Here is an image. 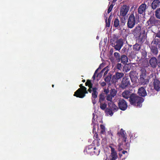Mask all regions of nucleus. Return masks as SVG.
Listing matches in <instances>:
<instances>
[{
  "instance_id": "nucleus-26",
  "label": "nucleus",
  "mask_w": 160,
  "mask_h": 160,
  "mask_svg": "<svg viewBox=\"0 0 160 160\" xmlns=\"http://www.w3.org/2000/svg\"><path fill=\"white\" fill-rule=\"evenodd\" d=\"M99 103L106 102L105 96L103 93H101L99 96Z\"/></svg>"
},
{
  "instance_id": "nucleus-56",
  "label": "nucleus",
  "mask_w": 160,
  "mask_h": 160,
  "mask_svg": "<svg viewBox=\"0 0 160 160\" xmlns=\"http://www.w3.org/2000/svg\"><path fill=\"white\" fill-rule=\"evenodd\" d=\"M99 69H101V68H100V66L95 71L94 74H96L98 72V70Z\"/></svg>"
},
{
  "instance_id": "nucleus-23",
  "label": "nucleus",
  "mask_w": 160,
  "mask_h": 160,
  "mask_svg": "<svg viewBox=\"0 0 160 160\" xmlns=\"http://www.w3.org/2000/svg\"><path fill=\"white\" fill-rule=\"evenodd\" d=\"M141 27L138 26L134 29L133 32L134 34L140 35L141 34Z\"/></svg>"
},
{
  "instance_id": "nucleus-21",
  "label": "nucleus",
  "mask_w": 160,
  "mask_h": 160,
  "mask_svg": "<svg viewBox=\"0 0 160 160\" xmlns=\"http://www.w3.org/2000/svg\"><path fill=\"white\" fill-rule=\"evenodd\" d=\"M160 5V2H158L157 1L154 0L151 4V6L152 9L155 10L159 7Z\"/></svg>"
},
{
  "instance_id": "nucleus-37",
  "label": "nucleus",
  "mask_w": 160,
  "mask_h": 160,
  "mask_svg": "<svg viewBox=\"0 0 160 160\" xmlns=\"http://www.w3.org/2000/svg\"><path fill=\"white\" fill-rule=\"evenodd\" d=\"M155 16L158 19H160V8L155 11Z\"/></svg>"
},
{
  "instance_id": "nucleus-46",
  "label": "nucleus",
  "mask_w": 160,
  "mask_h": 160,
  "mask_svg": "<svg viewBox=\"0 0 160 160\" xmlns=\"http://www.w3.org/2000/svg\"><path fill=\"white\" fill-rule=\"evenodd\" d=\"M95 133L93 136V138L95 139V140H98V134L96 132H95Z\"/></svg>"
},
{
  "instance_id": "nucleus-41",
  "label": "nucleus",
  "mask_w": 160,
  "mask_h": 160,
  "mask_svg": "<svg viewBox=\"0 0 160 160\" xmlns=\"http://www.w3.org/2000/svg\"><path fill=\"white\" fill-rule=\"evenodd\" d=\"M142 57L143 58H146L147 55V53L146 51L143 50L141 52Z\"/></svg>"
},
{
  "instance_id": "nucleus-48",
  "label": "nucleus",
  "mask_w": 160,
  "mask_h": 160,
  "mask_svg": "<svg viewBox=\"0 0 160 160\" xmlns=\"http://www.w3.org/2000/svg\"><path fill=\"white\" fill-rule=\"evenodd\" d=\"M104 71H105L104 69H103L101 71V72L100 73H98V74L97 77H98L99 76H100L101 77L102 76V75Z\"/></svg>"
},
{
  "instance_id": "nucleus-63",
  "label": "nucleus",
  "mask_w": 160,
  "mask_h": 160,
  "mask_svg": "<svg viewBox=\"0 0 160 160\" xmlns=\"http://www.w3.org/2000/svg\"><path fill=\"white\" fill-rule=\"evenodd\" d=\"M158 61H160V54L159 55V56H158Z\"/></svg>"
},
{
  "instance_id": "nucleus-42",
  "label": "nucleus",
  "mask_w": 160,
  "mask_h": 160,
  "mask_svg": "<svg viewBox=\"0 0 160 160\" xmlns=\"http://www.w3.org/2000/svg\"><path fill=\"white\" fill-rule=\"evenodd\" d=\"M113 4V3L111 4L109 6V7L108 8V12H107L108 13H109L111 11L112 9V8L113 7V6H114V5Z\"/></svg>"
},
{
  "instance_id": "nucleus-12",
  "label": "nucleus",
  "mask_w": 160,
  "mask_h": 160,
  "mask_svg": "<svg viewBox=\"0 0 160 160\" xmlns=\"http://www.w3.org/2000/svg\"><path fill=\"white\" fill-rule=\"evenodd\" d=\"M95 149L96 148L95 147H87L84 150V152L85 153L90 154H92L93 152L95 154L98 155L99 154V153H98L95 151H93V150H95Z\"/></svg>"
},
{
  "instance_id": "nucleus-50",
  "label": "nucleus",
  "mask_w": 160,
  "mask_h": 160,
  "mask_svg": "<svg viewBox=\"0 0 160 160\" xmlns=\"http://www.w3.org/2000/svg\"><path fill=\"white\" fill-rule=\"evenodd\" d=\"M96 98H92V101L93 104L94 105L96 103Z\"/></svg>"
},
{
  "instance_id": "nucleus-9",
  "label": "nucleus",
  "mask_w": 160,
  "mask_h": 160,
  "mask_svg": "<svg viewBox=\"0 0 160 160\" xmlns=\"http://www.w3.org/2000/svg\"><path fill=\"white\" fill-rule=\"evenodd\" d=\"M83 90L81 91L78 93L76 95H73L74 96L80 98H84L85 96V94L88 93V92L87 90V88L86 87H83Z\"/></svg>"
},
{
  "instance_id": "nucleus-2",
  "label": "nucleus",
  "mask_w": 160,
  "mask_h": 160,
  "mask_svg": "<svg viewBox=\"0 0 160 160\" xmlns=\"http://www.w3.org/2000/svg\"><path fill=\"white\" fill-rule=\"evenodd\" d=\"M136 23L135 18L133 14L129 16L128 20L127 26L128 28H132L135 26Z\"/></svg>"
},
{
  "instance_id": "nucleus-64",
  "label": "nucleus",
  "mask_w": 160,
  "mask_h": 160,
  "mask_svg": "<svg viewBox=\"0 0 160 160\" xmlns=\"http://www.w3.org/2000/svg\"><path fill=\"white\" fill-rule=\"evenodd\" d=\"M117 0H113L112 1V3H115V2H116L117 1Z\"/></svg>"
},
{
  "instance_id": "nucleus-1",
  "label": "nucleus",
  "mask_w": 160,
  "mask_h": 160,
  "mask_svg": "<svg viewBox=\"0 0 160 160\" xmlns=\"http://www.w3.org/2000/svg\"><path fill=\"white\" fill-rule=\"evenodd\" d=\"M144 99L139 97L136 94L132 93L131 94L129 99V102L131 105L141 107L142 106V103L143 102Z\"/></svg>"
},
{
  "instance_id": "nucleus-35",
  "label": "nucleus",
  "mask_w": 160,
  "mask_h": 160,
  "mask_svg": "<svg viewBox=\"0 0 160 160\" xmlns=\"http://www.w3.org/2000/svg\"><path fill=\"white\" fill-rule=\"evenodd\" d=\"M105 112L107 113V114L110 115V116H112L113 113V111L109 108H107Z\"/></svg>"
},
{
  "instance_id": "nucleus-45",
  "label": "nucleus",
  "mask_w": 160,
  "mask_h": 160,
  "mask_svg": "<svg viewBox=\"0 0 160 160\" xmlns=\"http://www.w3.org/2000/svg\"><path fill=\"white\" fill-rule=\"evenodd\" d=\"M117 68L120 70H121L122 69V65L121 63H118L116 65Z\"/></svg>"
},
{
  "instance_id": "nucleus-57",
  "label": "nucleus",
  "mask_w": 160,
  "mask_h": 160,
  "mask_svg": "<svg viewBox=\"0 0 160 160\" xmlns=\"http://www.w3.org/2000/svg\"><path fill=\"white\" fill-rule=\"evenodd\" d=\"M92 88H89L88 89V91L90 92V93H91L92 92V90L91 89V88H92Z\"/></svg>"
},
{
  "instance_id": "nucleus-8",
  "label": "nucleus",
  "mask_w": 160,
  "mask_h": 160,
  "mask_svg": "<svg viewBox=\"0 0 160 160\" xmlns=\"http://www.w3.org/2000/svg\"><path fill=\"white\" fill-rule=\"evenodd\" d=\"M152 84L154 90L158 92L160 91V81L158 79H154Z\"/></svg>"
},
{
  "instance_id": "nucleus-33",
  "label": "nucleus",
  "mask_w": 160,
  "mask_h": 160,
  "mask_svg": "<svg viewBox=\"0 0 160 160\" xmlns=\"http://www.w3.org/2000/svg\"><path fill=\"white\" fill-rule=\"evenodd\" d=\"M100 107L101 109L102 110H104L107 107V104L106 102L100 103Z\"/></svg>"
},
{
  "instance_id": "nucleus-32",
  "label": "nucleus",
  "mask_w": 160,
  "mask_h": 160,
  "mask_svg": "<svg viewBox=\"0 0 160 160\" xmlns=\"http://www.w3.org/2000/svg\"><path fill=\"white\" fill-rule=\"evenodd\" d=\"M79 87L80 88H78L75 92H74V95H76L79 92L82 91V90H83V87H85V86H82V84H80L79 85Z\"/></svg>"
},
{
  "instance_id": "nucleus-17",
  "label": "nucleus",
  "mask_w": 160,
  "mask_h": 160,
  "mask_svg": "<svg viewBox=\"0 0 160 160\" xmlns=\"http://www.w3.org/2000/svg\"><path fill=\"white\" fill-rule=\"evenodd\" d=\"M138 93L139 96L144 97L147 95L146 91L143 87H141L138 89Z\"/></svg>"
},
{
  "instance_id": "nucleus-16",
  "label": "nucleus",
  "mask_w": 160,
  "mask_h": 160,
  "mask_svg": "<svg viewBox=\"0 0 160 160\" xmlns=\"http://www.w3.org/2000/svg\"><path fill=\"white\" fill-rule=\"evenodd\" d=\"M151 45L156 46L159 48L160 47V38L155 37L152 41Z\"/></svg>"
},
{
  "instance_id": "nucleus-18",
  "label": "nucleus",
  "mask_w": 160,
  "mask_h": 160,
  "mask_svg": "<svg viewBox=\"0 0 160 160\" xmlns=\"http://www.w3.org/2000/svg\"><path fill=\"white\" fill-rule=\"evenodd\" d=\"M108 108L111 110L113 111V112L117 111L119 109L118 107L113 102L108 103Z\"/></svg>"
},
{
  "instance_id": "nucleus-29",
  "label": "nucleus",
  "mask_w": 160,
  "mask_h": 160,
  "mask_svg": "<svg viewBox=\"0 0 160 160\" xmlns=\"http://www.w3.org/2000/svg\"><path fill=\"white\" fill-rule=\"evenodd\" d=\"M113 22H113H112V24H113V27L117 28L119 25V21L118 18H115Z\"/></svg>"
},
{
  "instance_id": "nucleus-6",
  "label": "nucleus",
  "mask_w": 160,
  "mask_h": 160,
  "mask_svg": "<svg viewBox=\"0 0 160 160\" xmlns=\"http://www.w3.org/2000/svg\"><path fill=\"white\" fill-rule=\"evenodd\" d=\"M159 21L156 19L154 16H152L147 21V23L148 24V26L151 27L158 24Z\"/></svg>"
},
{
  "instance_id": "nucleus-59",
  "label": "nucleus",
  "mask_w": 160,
  "mask_h": 160,
  "mask_svg": "<svg viewBox=\"0 0 160 160\" xmlns=\"http://www.w3.org/2000/svg\"><path fill=\"white\" fill-rule=\"evenodd\" d=\"M95 77H96V74H94V75H93L92 77V78L93 79V80H94L95 79Z\"/></svg>"
},
{
  "instance_id": "nucleus-39",
  "label": "nucleus",
  "mask_w": 160,
  "mask_h": 160,
  "mask_svg": "<svg viewBox=\"0 0 160 160\" xmlns=\"http://www.w3.org/2000/svg\"><path fill=\"white\" fill-rule=\"evenodd\" d=\"M111 77L112 75L111 74L107 76L104 78L105 81L107 82H109L111 78Z\"/></svg>"
},
{
  "instance_id": "nucleus-40",
  "label": "nucleus",
  "mask_w": 160,
  "mask_h": 160,
  "mask_svg": "<svg viewBox=\"0 0 160 160\" xmlns=\"http://www.w3.org/2000/svg\"><path fill=\"white\" fill-rule=\"evenodd\" d=\"M113 97H112L109 94H108L106 96V99L108 101L111 102H112V98Z\"/></svg>"
},
{
  "instance_id": "nucleus-51",
  "label": "nucleus",
  "mask_w": 160,
  "mask_h": 160,
  "mask_svg": "<svg viewBox=\"0 0 160 160\" xmlns=\"http://www.w3.org/2000/svg\"><path fill=\"white\" fill-rule=\"evenodd\" d=\"M106 85V83L104 82H101L100 83V85L102 87H104V86Z\"/></svg>"
},
{
  "instance_id": "nucleus-5",
  "label": "nucleus",
  "mask_w": 160,
  "mask_h": 160,
  "mask_svg": "<svg viewBox=\"0 0 160 160\" xmlns=\"http://www.w3.org/2000/svg\"><path fill=\"white\" fill-rule=\"evenodd\" d=\"M129 9V7L126 5H123L121 8L120 15L123 17H125Z\"/></svg>"
},
{
  "instance_id": "nucleus-31",
  "label": "nucleus",
  "mask_w": 160,
  "mask_h": 160,
  "mask_svg": "<svg viewBox=\"0 0 160 160\" xmlns=\"http://www.w3.org/2000/svg\"><path fill=\"white\" fill-rule=\"evenodd\" d=\"M117 93V91L115 89H111L110 91V95L112 96V97H114L116 95Z\"/></svg>"
},
{
  "instance_id": "nucleus-52",
  "label": "nucleus",
  "mask_w": 160,
  "mask_h": 160,
  "mask_svg": "<svg viewBox=\"0 0 160 160\" xmlns=\"http://www.w3.org/2000/svg\"><path fill=\"white\" fill-rule=\"evenodd\" d=\"M95 126H96V125L95 124L93 125L92 132L93 133L94 132H96L95 131V130H96Z\"/></svg>"
},
{
  "instance_id": "nucleus-22",
  "label": "nucleus",
  "mask_w": 160,
  "mask_h": 160,
  "mask_svg": "<svg viewBox=\"0 0 160 160\" xmlns=\"http://www.w3.org/2000/svg\"><path fill=\"white\" fill-rule=\"evenodd\" d=\"M143 75H141L140 78L138 79L139 83L141 84H146L148 82V79H145Z\"/></svg>"
},
{
  "instance_id": "nucleus-34",
  "label": "nucleus",
  "mask_w": 160,
  "mask_h": 160,
  "mask_svg": "<svg viewBox=\"0 0 160 160\" xmlns=\"http://www.w3.org/2000/svg\"><path fill=\"white\" fill-rule=\"evenodd\" d=\"M100 127L101 129L100 133L103 134H105L106 131L105 126L101 124Z\"/></svg>"
},
{
  "instance_id": "nucleus-3",
  "label": "nucleus",
  "mask_w": 160,
  "mask_h": 160,
  "mask_svg": "<svg viewBox=\"0 0 160 160\" xmlns=\"http://www.w3.org/2000/svg\"><path fill=\"white\" fill-rule=\"evenodd\" d=\"M130 79L129 78L125 77L122 78L120 87L122 89L128 88L130 85Z\"/></svg>"
},
{
  "instance_id": "nucleus-14",
  "label": "nucleus",
  "mask_w": 160,
  "mask_h": 160,
  "mask_svg": "<svg viewBox=\"0 0 160 160\" xmlns=\"http://www.w3.org/2000/svg\"><path fill=\"white\" fill-rule=\"evenodd\" d=\"M118 134L122 138V140L123 141L126 142L127 140V135L126 133L124 130L123 129L121 128L120 129V131L118 132Z\"/></svg>"
},
{
  "instance_id": "nucleus-36",
  "label": "nucleus",
  "mask_w": 160,
  "mask_h": 160,
  "mask_svg": "<svg viewBox=\"0 0 160 160\" xmlns=\"http://www.w3.org/2000/svg\"><path fill=\"white\" fill-rule=\"evenodd\" d=\"M114 55L115 58L118 61V62H120V54L117 52H115L114 53Z\"/></svg>"
},
{
  "instance_id": "nucleus-61",
  "label": "nucleus",
  "mask_w": 160,
  "mask_h": 160,
  "mask_svg": "<svg viewBox=\"0 0 160 160\" xmlns=\"http://www.w3.org/2000/svg\"><path fill=\"white\" fill-rule=\"evenodd\" d=\"M108 72V71H105V72H104V76H105L107 74Z\"/></svg>"
},
{
  "instance_id": "nucleus-24",
  "label": "nucleus",
  "mask_w": 160,
  "mask_h": 160,
  "mask_svg": "<svg viewBox=\"0 0 160 160\" xmlns=\"http://www.w3.org/2000/svg\"><path fill=\"white\" fill-rule=\"evenodd\" d=\"M121 61V62L123 64H126L128 62V58L127 56L125 55H123L121 56L120 58V61Z\"/></svg>"
},
{
  "instance_id": "nucleus-47",
  "label": "nucleus",
  "mask_w": 160,
  "mask_h": 160,
  "mask_svg": "<svg viewBox=\"0 0 160 160\" xmlns=\"http://www.w3.org/2000/svg\"><path fill=\"white\" fill-rule=\"evenodd\" d=\"M105 22H106V26L107 27H109L110 26V22H108H108L107 19H106V20H105Z\"/></svg>"
},
{
  "instance_id": "nucleus-55",
  "label": "nucleus",
  "mask_w": 160,
  "mask_h": 160,
  "mask_svg": "<svg viewBox=\"0 0 160 160\" xmlns=\"http://www.w3.org/2000/svg\"><path fill=\"white\" fill-rule=\"evenodd\" d=\"M156 36L158 37V38H160V32L158 33L156 35Z\"/></svg>"
},
{
  "instance_id": "nucleus-25",
  "label": "nucleus",
  "mask_w": 160,
  "mask_h": 160,
  "mask_svg": "<svg viewBox=\"0 0 160 160\" xmlns=\"http://www.w3.org/2000/svg\"><path fill=\"white\" fill-rule=\"evenodd\" d=\"M130 91L129 90H125L122 93V97L126 98L128 99L130 98L131 94Z\"/></svg>"
},
{
  "instance_id": "nucleus-27",
  "label": "nucleus",
  "mask_w": 160,
  "mask_h": 160,
  "mask_svg": "<svg viewBox=\"0 0 160 160\" xmlns=\"http://www.w3.org/2000/svg\"><path fill=\"white\" fill-rule=\"evenodd\" d=\"M141 48V45L136 43L135 44L133 45V49L135 51H138L140 50Z\"/></svg>"
},
{
  "instance_id": "nucleus-10",
  "label": "nucleus",
  "mask_w": 160,
  "mask_h": 160,
  "mask_svg": "<svg viewBox=\"0 0 160 160\" xmlns=\"http://www.w3.org/2000/svg\"><path fill=\"white\" fill-rule=\"evenodd\" d=\"M149 63L151 67L153 68H156L158 65V61L154 57L151 58L149 60Z\"/></svg>"
},
{
  "instance_id": "nucleus-60",
  "label": "nucleus",
  "mask_w": 160,
  "mask_h": 160,
  "mask_svg": "<svg viewBox=\"0 0 160 160\" xmlns=\"http://www.w3.org/2000/svg\"><path fill=\"white\" fill-rule=\"evenodd\" d=\"M157 65L159 68H160V61H158Z\"/></svg>"
},
{
  "instance_id": "nucleus-19",
  "label": "nucleus",
  "mask_w": 160,
  "mask_h": 160,
  "mask_svg": "<svg viewBox=\"0 0 160 160\" xmlns=\"http://www.w3.org/2000/svg\"><path fill=\"white\" fill-rule=\"evenodd\" d=\"M158 47L154 46H152L150 47L152 53L155 56H157L158 53Z\"/></svg>"
},
{
  "instance_id": "nucleus-62",
  "label": "nucleus",
  "mask_w": 160,
  "mask_h": 160,
  "mask_svg": "<svg viewBox=\"0 0 160 160\" xmlns=\"http://www.w3.org/2000/svg\"><path fill=\"white\" fill-rule=\"evenodd\" d=\"M122 152V154H125L126 153H127V151H123Z\"/></svg>"
},
{
  "instance_id": "nucleus-49",
  "label": "nucleus",
  "mask_w": 160,
  "mask_h": 160,
  "mask_svg": "<svg viewBox=\"0 0 160 160\" xmlns=\"http://www.w3.org/2000/svg\"><path fill=\"white\" fill-rule=\"evenodd\" d=\"M94 143H96V146H99L100 145V142L98 140H95L94 141Z\"/></svg>"
},
{
  "instance_id": "nucleus-28",
  "label": "nucleus",
  "mask_w": 160,
  "mask_h": 160,
  "mask_svg": "<svg viewBox=\"0 0 160 160\" xmlns=\"http://www.w3.org/2000/svg\"><path fill=\"white\" fill-rule=\"evenodd\" d=\"M97 88L96 87L92 88V97L93 98H97L98 92L97 91Z\"/></svg>"
},
{
  "instance_id": "nucleus-15",
  "label": "nucleus",
  "mask_w": 160,
  "mask_h": 160,
  "mask_svg": "<svg viewBox=\"0 0 160 160\" xmlns=\"http://www.w3.org/2000/svg\"><path fill=\"white\" fill-rule=\"evenodd\" d=\"M147 5L145 3L141 4L138 8V12L140 14H142L144 12L146 9Z\"/></svg>"
},
{
  "instance_id": "nucleus-44",
  "label": "nucleus",
  "mask_w": 160,
  "mask_h": 160,
  "mask_svg": "<svg viewBox=\"0 0 160 160\" xmlns=\"http://www.w3.org/2000/svg\"><path fill=\"white\" fill-rule=\"evenodd\" d=\"M87 82L89 85V87L90 88H92L93 84L92 83L91 81L89 79L87 80Z\"/></svg>"
},
{
  "instance_id": "nucleus-53",
  "label": "nucleus",
  "mask_w": 160,
  "mask_h": 160,
  "mask_svg": "<svg viewBox=\"0 0 160 160\" xmlns=\"http://www.w3.org/2000/svg\"><path fill=\"white\" fill-rule=\"evenodd\" d=\"M104 92L107 94L109 92V90L108 89H105L104 90Z\"/></svg>"
},
{
  "instance_id": "nucleus-7",
  "label": "nucleus",
  "mask_w": 160,
  "mask_h": 160,
  "mask_svg": "<svg viewBox=\"0 0 160 160\" xmlns=\"http://www.w3.org/2000/svg\"><path fill=\"white\" fill-rule=\"evenodd\" d=\"M123 40L122 39H119L117 40L116 42L112 46L115 49L117 50H119L123 45Z\"/></svg>"
},
{
  "instance_id": "nucleus-54",
  "label": "nucleus",
  "mask_w": 160,
  "mask_h": 160,
  "mask_svg": "<svg viewBox=\"0 0 160 160\" xmlns=\"http://www.w3.org/2000/svg\"><path fill=\"white\" fill-rule=\"evenodd\" d=\"M112 18V16L111 15H110L108 18V21L109 22H111V21Z\"/></svg>"
},
{
  "instance_id": "nucleus-4",
  "label": "nucleus",
  "mask_w": 160,
  "mask_h": 160,
  "mask_svg": "<svg viewBox=\"0 0 160 160\" xmlns=\"http://www.w3.org/2000/svg\"><path fill=\"white\" fill-rule=\"evenodd\" d=\"M119 109L122 111H125L127 108L128 103L123 98H120L118 102Z\"/></svg>"
},
{
  "instance_id": "nucleus-11",
  "label": "nucleus",
  "mask_w": 160,
  "mask_h": 160,
  "mask_svg": "<svg viewBox=\"0 0 160 160\" xmlns=\"http://www.w3.org/2000/svg\"><path fill=\"white\" fill-rule=\"evenodd\" d=\"M124 75V73L122 72H117L113 76L112 80L114 82H116L117 80L123 77Z\"/></svg>"
},
{
  "instance_id": "nucleus-20",
  "label": "nucleus",
  "mask_w": 160,
  "mask_h": 160,
  "mask_svg": "<svg viewBox=\"0 0 160 160\" xmlns=\"http://www.w3.org/2000/svg\"><path fill=\"white\" fill-rule=\"evenodd\" d=\"M109 147L111 149V154L112 155V159H116L118 157L116 152L114 148L111 146H110Z\"/></svg>"
},
{
  "instance_id": "nucleus-58",
  "label": "nucleus",
  "mask_w": 160,
  "mask_h": 160,
  "mask_svg": "<svg viewBox=\"0 0 160 160\" xmlns=\"http://www.w3.org/2000/svg\"><path fill=\"white\" fill-rule=\"evenodd\" d=\"M113 52V49H111L110 50V52L111 54H112Z\"/></svg>"
},
{
  "instance_id": "nucleus-43",
  "label": "nucleus",
  "mask_w": 160,
  "mask_h": 160,
  "mask_svg": "<svg viewBox=\"0 0 160 160\" xmlns=\"http://www.w3.org/2000/svg\"><path fill=\"white\" fill-rule=\"evenodd\" d=\"M138 42V43L140 44L141 46V45L143 43V42L142 41V39L141 38H139L137 41Z\"/></svg>"
},
{
  "instance_id": "nucleus-38",
  "label": "nucleus",
  "mask_w": 160,
  "mask_h": 160,
  "mask_svg": "<svg viewBox=\"0 0 160 160\" xmlns=\"http://www.w3.org/2000/svg\"><path fill=\"white\" fill-rule=\"evenodd\" d=\"M123 143L121 142L118 143V151H120L123 150Z\"/></svg>"
},
{
  "instance_id": "nucleus-30",
  "label": "nucleus",
  "mask_w": 160,
  "mask_h": 160,
  "mask_svg": "<svg viewBox=\"0 0 160 160\" xmlns=\"http://www.w3.org/2000/svg\"><path fill=\"white\" fill-rule=\"evenodd\" d=\"M131 67L128 64H125L123 67V71L125 72H127L130 70Z\"/></svg>"
},
{
  "instance_id": "nucleus-13",
  "label": "nucleus",
  "mask_w": 160,
  "mask_h": 160,
  "mask_svg": "<svg viewBox=\"0 0 160 160\" xmlns=\"http://www.w3.org/2000/svg\"><path fill=\"white\" fill-rule=\"evenodd\" d=\"M129 76L132 82H135L136 81L138 78L135 71H130L129 74Z\"/></svg>"
}]
</instances>
